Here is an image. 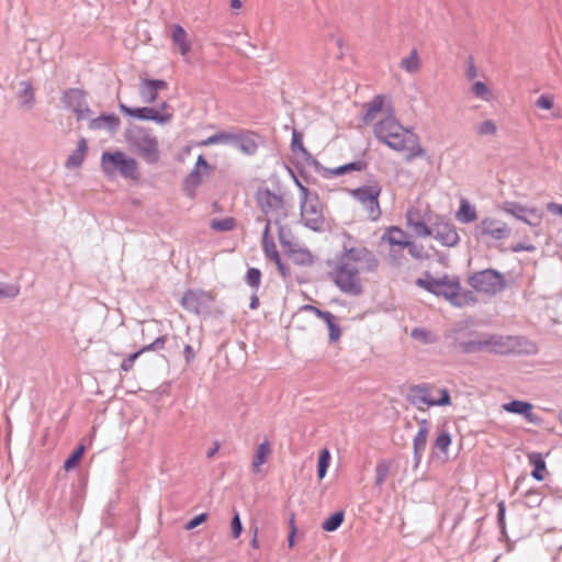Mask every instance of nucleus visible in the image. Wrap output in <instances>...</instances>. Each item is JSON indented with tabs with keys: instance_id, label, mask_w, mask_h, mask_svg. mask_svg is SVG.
<instances>
[{
	"instance_id": "43",
	"label": "nucleus",
	"mask_w": 562,
	"mask_h": 562,
	"mask_svg": "<svg viewBox=\"0 0 562 562\" xmlns=\"http://www.w3.org/2000/svg\"><path fill=\"white\" fill-rule=\"evenodd\" d=\"M502 209L506 213L513 215L515 218L522 222L528 207L520 205L518 203H515V202H505L503 204Z\"/></svg>"
},
{
	"instance_id": "10",
	"label": "nucleus",
	"mask_w": 562,
	"mask_h": 562,
	"mask_svg": "<svg viewBox=\"0 0 562 562\" xmlns=\"http://www.w3.org/2000/svg\"><path fill=\"white\" fill-rule=\"evenodd\" d=\"M381 191L382 188L376 182L362 186L350 191L351 196L362 205L367 213V217L373 222L378 221L381 216V209L379 204Z\"/></svg>"
},
{
	"instance_id": "39",
	"label": "nucleus",
	"mask_w": 562,
	"mask_h": 562,
	"mask_svg": "<svg viewBox=\"0 0 562 562\" xmlns=\"http://www.w3.org/2000/svg\"><path fill=\"white\" fill-rule=\"evenodd\" d=\"M405 238L406 234L398 227H390L383 235V239H385L390 245L400 246L402 248H404L408 241Z\"/></svg>"
},
{
	"instance_id": "34",
	"label": "nucleus",
	"mask_w": 562,
	"mask_h": 562,
	"mask_svg": "<svg viewBox=\"0 0 562 562\" xmlns=\"http://www.w3.org/2000/svg\"><path fill=\"white\" fill-rule=\"evenodd\" d=\"M528 460L531 465H533V470L531 475L537 481H542L544 479L543 472L546 471V461L541 453L531 452L528 454Z\"/></svg>"
},
{
	"instance_id": "15",
	"label": "nucleus",
	"mask_w": 562,
	"mask_h": 562,
	"mask_svg": "<svg viewBox=\"0 0 562 562\" xmlns=\"http://www.w3.org/2000/svg\"><path fill=\"white\" fill-rule=\"evenodd\" d=\"M63 103L76 114L78 121L86 119L91 113L86 103L85 92L80 89L66 90L63 95Z\"/></svg>"
},
{
	"instance_id": "17",
	"label": "nucleus",
	"mask_w": 562,
	"mask_h": 562,
	"mask_svg": "<svg viewBox=\"0 0 562 562\" xmlns=\"http://www.w3.org/2000/svg\"><path fill=\"white\" fill-rule=\"evenodd\" d=\"M15 98L18 108L23 112H30L36 103L35 89L31 81L22 80L16 86Z\"/></svg>"
},
{
	"instance_id": "16",
	"label": "nucleus",
	"mask_w": 562,
	"mask_h": 562,
	"mask_svg": "<svg viewBox=\"0 0 562 562\" xmlns=\"http://www.w3.org/2000/svg\"><path fill=\"white\" fill-rule=\"evenodd\" d=\"M211 301L212 296L210 293L189 290L183 294L181 304L187 311L200 314L209 307Z\"/></svg>"
},
{
	"instance_id": "11",
	"label": "nucleus",
	"mask_w": 562,
	"mask_h": 562,
	"mask_svg": "<svg viewBox=\"0 0 562 562\" xmlns=\"http://www.w3.org/2000/svg\"><path fill=\"white\" fill-rule=\"evenodd\" d=\"M257 202L261 211L270 220L279 225L288 216V211L283 198L270 191L269 189L259 190L257 192Z\"/></svg>"
},
{
	"instance_id": "64",
	"label": "nucleus",
	"mask_w": 562,
	"mask_h": 562,
	"mask_svg": "<svg viewBox=\"0 0 562 562\" xmlns=\"http://www.w3.org/2000/svg\"><path fill=\"white\" fill-rule=\"evenodd\" d=\"M276 265L278 271L280 272L283 279H288L291 276L290 268L286 265H284L282 260H279L278 262H276Z\"/></svg>"
},
{
	"instance_id": "41",
	"label": "nucleus",
	"mask_w": 562,
	"mask_h": 562,
	"mask_svg": "<svg viewBox=\"0 0 562 562\" xmlns=\"http://www.w3.org/2000/svg\"><path fill=\"white\" fill-rule=\"evenodd\" d=\"M321 319H323L328 327L329 340L331 342L337 341L341 336V329L336 323L335 316L330 312H325V315Z\"/></svg>"
},
{
	"instance_id": "60",
	"label": "nucleus",
	"mask_w": 562,
	"mask_h": 562,
	"mask_svg": "<svg viewBox=\"0 0 562 562\" xmlns=\"http://www.w3.org/2000/svg\"><path fill=\"white\" fill-rule=\"evenodd\" d=\"M207 519V514L202 513L195 517H193L191 520H189L186 525L187 530H192L200 526L202 522H204Z\"/></svg>"
},
{
	"instance_id": "53",
	"label": "nucleus",
	"mask_w": 562,
	"mask_h": 562,
	"mask_svg": "<svg viewBox=\"0 0 562 562\" xmlns=\"http://www.w3.org/2000/svg\"><path fill=\"white\" fill-rule=\"evenodd\" d=\"M404 248H407L408 254L415 259L424 260L427 258V255L425 254L424 247L422 245H417L413 241H407Z\"/></svg>"
},
{
	"instance_id": "63",
	"label": "nucleus",
	"mask_w": 562,
	"mask_h": 562,
	"mask_svg": "<svg viewBox=\"0 0 562 562\" xmlns=\"http://www.w3.org/2000/svg\"><path fill=\"white\" fill-rule=\"evenodd\" d=\"M547 210L553 215H560L562 217V204H558L555 202H549L547 204Z\"/></svg>"
},
{
	"instance_id": "56",
	"label": "nucleus",
	"mask_w": 562,
	"mask_h": 562,
	"mask_svg": "<svg viewBox=\"0 0 562 562\" xmlns=\"http://www.w3.org/2000/svg\"><path fill=\"white\" fill-rule=\"evenodd\" d=\"M231 527L233 538H238L243 531V525L238 512H235L232 518Z\"/></svg>"
},
{
	"instance_id": "47",
	"label": "nucleus",
	"mask_w": 562,
	"mask_h": 562,
	"mask_svg": "<svg viewBox=\"0 0 562 562\" xmlns=\"http://www.w3.org/2000/svg\"><path fill=\"white\" fill-rule=\"evenodd\" d=\"M522 222L529 226L537 227L542 222V213L537 209L528 207Z\"/></svg>"
},
{
	"instance_id": "9",
	"label": "nucleus",
	"mask_w": 562,
	"mask_h": 562,
	"mask_svg": "<svg viewBox=\"0 0 562 562\" xmlns=\"http://www.w3.org/2000/svg\"><path fill=\"white\" fill-rule=\"evenodd\" d=\"M468 282L475 291L491 296L506 288L504 276L494 269L477 271L469 278Z\"/></svg>"
},
{
	"instance_id": "37",
	"label": "nucleus",
	"mask_w": 562,
	"mask_h": 562,
	"mask_svg": "<svg viewBox=\"0 0 562 562\" xmlns=\"http://www.w3.org/2000/svg\"><path fill=\"white\" fill-rule=\"evenodd\" d=\"M422 63L417 49H412L407 57L402 58L400 67L408 74H416L420 69Z\"/></svg>"
},
{
	"instance_id": "52",
	"label": "nucleus",
	"mask_w": 562,
	"mask_h": 562,
	"mask_svg": "<svg viewBox=\"0 0 562 562\" xmlns=\"http://www.w3.org/2000/svg\"><path fill=\"white\" fill-rule=\"evenodd\" d=\"M451 443V437L448 431H441L436 440H435V448L440 450L441 452H447L449 446Z\"/></svg>"
},
{
	"instance_id": "51",
	"label": "nucleus",
	"mask_w": 562,
	"mask_h": 562,
	"mask_svg": "<svg viewBox=\"0 0 562 562\" xmlns=\"http://www.w3.org/2000/svg\"><path fill=\"white\" fill-rule=\"evenodd\" d=\"M476 132L481 136L495 135L497 132V126L494 121L485 120L477 125Z\"/></svg>"
},
{
	"instance_id": "33",
	"label": "nucleus",
	"mask_w": 562,
	"mask_h": 562,
	"mask_svg": "<svg viewBox=\"0 0 562 562\" xmlns=\"http://www.w3.org/2000/svg\"><path fill=\"white\" fill-rule=\"evenodd\" d=\"M202 182V175L198 168H193L191 172L186 177L183 189L190 198L195 196V190Z\"/></svg>"
},
{
	"instance_id": "24",
	"label": "nucleus",
	"mask_w": 562,
	"mask_h": 562,
	"mask_svg": "<svg viewBox=\"0 0 562 562\" xmlns=\"http://www.w3.org/2000/svg\"><path fill=\"white\" fill-rule=\"evenodd\" d=\"M91 130H106L114 133L120 127V119L115 114H102L89 123Z\"/></svg>"
},
{
	"instance_id": "38",
	"label": "nucleus",
	"mask_w": 562,
	"mask_h": 562,
	"mask_svg": "<svg viewBox=\"0 0 562 562\" xmlns=\"http://www.w3.org/2000/svg\"><path fill=\"white\" fill-rule=\"evenodd\" d=\"M172 41L175 42V44H177L179 46V50H180L181 55L184 56L190 52L191 46L187 42V32L184 31V29L181 25L176 24L173 26Z\"/></svg>"
},
{
	"instance_id": "5",
	"label": "nucleus",
	"mask_w": 562,
	"mask_h": 562,
	"mask_svg": "<svg viewBox=\"0 0 562 562\" xmlns=\"http://www.w3.org/2000/svg\"><path fill=\"white\" fill-rule=\"evenodd\" d=\"M126 140L131 149L147 164L158 162L160 158L158 139L149 130L133 127L126 132Z\"/></svg>"
},
{
	"instance_id": "50",
	"label": "nucleus",
	"mask_w": 562,
	"mask_h": 562,
	"mask_svg": "<svg viewBox=\"0 0 562 562\" xmlns=\"http://www.w3.org/2000/svg\"><path fill=\"white\" fill-rule=\"evenodd\" d=\"M472 93L482 100L488 101L492 97L490 89L482 81H476L472 85L471 88Z\"/></svg>"
},
{
	"instance_id": "1",
	"label": "nucleus",
	"mask_w": 562,
	"mask_h": 562,
	"mask_svg": "<svg viewBox=\"0 0 562 562\" xmlns=\"http://www.w3.org/2000/svg\"><path fill=\"white\" fill-rule=\"evenodd\" d=\"M416 285L428 291L429 293L442 296L453 306L463 307L476 303V299L472 291L462 290L459 279L456 277L443 276L442 278H434L430 273H426L425 278H418Z\"/></svg>"
},
{
	"instance_id": "19",
	"label": "nucleus",
	"mask_w": 562,
	"mask_h": 562,
	"mask_svg": "<svg viewBox=\"0 0 562 562\" xmlns=\"http://www.w3.org/2000/svg\"><path fill=\"white\" fill-rule=\"evenodd\" d=\"M168 83L161 79H143L139 83V95L144 103H154L157 100L158 91L167 89Z\"/></svg>"
},
{
	"instance_id": "54",
	"label": "nucleus",
	"mask_w": 562,
	"mask_h": 562,
	"mask_svg": "<svg viewBox=\"0 0 562 562\" xmlns=\"http://www.w3.org/2000/svg\"><path fill=\"white\" fill-rule=\"evenodd\" d=\"M389 475V465L385 463H378L375 467V485L382 486Z\"/></svg>"
},
{
	"instance_id": "2",
	"label": "nucleus",
	"mask_w": 562,
	"mask_h": 562,
	"mask_svg": "<svg viewBox=\"0 0 562 562\" xmlns=\"http://www.w3.org/2000/svg\"><path fill=\"white\" fill-rule=\"evenodd\" d=\"M359 272V267L351 260L349 251L345 247L341 255L336 258L328 276L342 293L357 296L363 291Z\"/></svg>"
},
{
	"instance_id": "23",
	"label": "nucleus",
	"mask_w": 562,
	"mask_h": 562,
	"mask_svg": "<svg viewBox=\"0 0 562 562\" xmlns=\"http://www.w3.org/2000/svg\"><path fill=\"white\" fill-rule=\"evenodd\" d=\"M234 146L245 155H254L258 149V143L254 133H236Z\"/></svg>"
},
{
	"instance_id": "6",
	"label": "nucleus",
	"mask_w": 562,
	"mask_h": 562,
	"mask_svg": "<svg viewBox=\"0 0 562 562\" xmlns=\"http://www.w3.org/2000/svg\"><path fill=\"white\" fill-rule=\"evenodd\" d=\"M295 183L300 190V210L302 222L312 231H321L325 220L323 215L322 202L317 193L311 192L308 188L303 186L296 178Z\"/></svg>"
},
{
	"instance_id": "3",
	"label": "nucleus",
	"mask_w": 562,
	"mask_h": 562,
	"mask_svg": "<svg viewBox=\"0 0 562 562\" xmlns=\"http://www.w3.org/2000/svg\"><path fill=\"white\" fill-rule=\"evenodd\" d=\"M406 401L418 411L430 406H448L451 404L450 393L447 389L436 387L429 383L411 385Z\"/></svg>"
},
{
	"instance_id": "13",
	"label": "nucleus",
	"mask_w": 562,
	"mask_h": 562,
	"mask_svg": "<svg viewBox=\"0 0 562 562\" xmlns=\"http://www.w3.org/2000/svg\"><path fill=\"white\" fill-rule=\"evenodd\" d=\"M119 108L122 113L127 116L135 117L140 121H153L158 124H167L171 121V113H162L154 108L143 106V108H131L124 103H120Z\"/></svg>"
},
{
	"instance_id": "35",
	"label": "nucleus",
	"mask_w": 562,
	"mask_h": 562,
	"mask_svg": "<svg viewBox=\"0 0 562 562\" xmlns=\"http://www.w3.org/2000/svg\"><path fill=\"white\" fill-rule=\"evenodd\" d=\"M429 434L424 430H418L413 440L414 460L416 465L420 462L423 454L426 450L427 439Z\"/></svg>"
},
{
	"instance_id": "22",
	"label": "nucleus",
	"mask_w": 562,
	"mask_h": 562,
	"mask_svg": "<svg viewBox=\"0 0 562 562\" xmlns=\"http://www.w3.org/2000/svg\"><path fill=\"white\" fill-rule=\"evenodd\" d=\"M532 404L525 401L514 400L508 403L503 404V409L524 416L528 422L536 424L538 422L537 415L532 413Z\"/></svg>"
},
{
	"instance_id": "57",
	"label": "nucleus",
	"mask_w": 562,
	"mask_h": 562,
	"mask_svg": "<svg viewBox=\"0 0 562 562\" xmlns=\"http://www.w3.org/2000/svg\"><path fill=\"white\" fill-rule=\"evenodd\" d=\"M536 105L543 110H551L553 108V97L549 94H541L537 99Z\"/></svg>"
},
{
	"instance_id": "4",
	"label": "nucleus",
	"mask_w": 562,
	"mask_h": 562,
	"mask_svg": "<svg viewBox=\"0 0 562 562\" xmlns=\"http://www.w3.org/2000/svg\"><path fill=\"white\" fill-rule=\"evenodd\" d=\"M487 353L494 355H533L537 346L524 336L498 335L487 333Z\"/></svg>"
},
{
	"instance_id": "29",
	"label": "nucleus",
	"mask_w": 562,
	"mask_h": 562,
	"mask_svg": "<svg viewBox=\"0 0 562 562\" xmlns=\"http://www.w3.org/2000/svg\"><path fill=\"white\" fill-rule=\"evenodd\" d=\"M477 213L475 207L465 199L460 201L459 210L456 213V218L462 224H469L476 220Z\"/></svg>"
},
{
	"instance_id": "42",
	"label": "nucleus",
	"mask_w": 562,
	"mask_h": 562,
	"mask_svg": "<svg viewBox=\"0 0 562 562\" xmlns=\"http://www.w3.org/2000/svg\"><path fill=\"white\" fill-rule=\"evenodd\" d=\"M344 513L342 512H336L331 516H329L327 519L324 520L322 524V528L325 531L331 532L337 530L341 524L344 522Z\"/></svg>"
},
{
	"instance_id": "62",
	"label": "nucleus",
	"mask_w": 562,
	"mask_h": 562,
	"mask_svg": "<svg viewBox=\"0 0 562 562\" xmlns=\"http://www.w3.org/2000/svg\"><path fill=\"white\" fill-rule=\"evenodd\" d=\"M279 226V240H280V244L286 249L289 250L291 247H293L295 244H292L291 241H289L286 239V236H285V232H284V227L281 225V223L278 225Z\"/></svg>"
},
{
	"instance_id": "36",
	"label": "nucleus",
	"mask_w": 562,
	"mask_h": 562,
	"mask_svg": "<svg viewBox=\"0 0 562 562\" xmlns=\"http://www.w3.org/2000/svg\"><path fill=\"white\" fill-rule=\"evenodd\" d=\"M236 133H229V132H218L216 134H213L209 136L207 138L203 139L201 142L202 146H211L216 144H224V145H233L235 142Z\"/></svg>"
},
{
	"instance_id": "31",
	"label": "nucleus",
	"mask_w": 562,
	"mask_h": 562,
	"mask_svg": "<svg viewBox=\"0 0 562 562\" xmlns=\"http://www.w3.org/2000/svg\"><path fill=\"white\" fill-rule=\"evenodd\" d=\"M291 150L295 155L301 154L303 159L307 162L315 161L312 154L304 147L302 134L296 130L292 133Z\"/></svg>"
},
{
	"instance_id": "30",
	"label": "nucleus",
	"mask_w": 562,
	"mask_h": 562,
	"mask_svg": "<svg viewBox=\"0 0 562 562\" xmlns=\"http://www.w3.org/2000/svg\"><path fill=\"white\" fill-rule=\"evenodd\" d=\"M270 453H271V448H270L268 440H265L257 447L255 456H254L252 464H251L252 471L255 473L261 472V465L263 463H266Z\"/></svg>"
},
{
	"instance_id": "44",
	"label": "nucleus",
	"mask_w": 562,
	"mask_h": 562,
	"mask_svg": "<svg viewBox=\"0 0 562 562\" xmlns=\"http://www.w3.org/2000/svg\"><path fill=\"white\" fill-rule=\"evenodd\" d=\"M330 462V452L327 449H323L318 457L317 462V476L323 480L326 475L327 469Z\"/></svg>"
},
{
	"instance_id": "58",
	"label": "nucleus",
	"mask_w": 562,
	"mask_h": 562,
	"mask_svg": "<svg viewBox=\"0 0 562 562\" xmlns=\"http://www.w3.org/2000/svg\"><path fill=\"white\" fill-rule=\"evenodd\" d=\"M144 351L138 350L132 355H130L127 358H125L122 363H121V369L123 371H130L132 368H133V364L135 362V360L143 353Z\"/></svg>"
},
{
	"instance_id": "14",
	"label": "nucleus",
	"mask_w": 562,
	"mask_h": 562,
	"mask_svg": "<svg viewBox=\"0 0 562 562\" xmlns=\"http://www.w3.org/2000/svg\"><path fill=\"white\" fill-rule=\"evenodd\" d=\"M454 344L464 353L486 352L487 333L471 331L467 337L457 336Z\"/></svg>"
},
{
	"instance_id": "55",
	"label": "nucleus",
	"mask_w": 562,
	"mask_h": 562,
	"mask_svg": "<svg viewBox=\"0 0 562 562\" xmlns=\"http://www.w3.org/2000/svg\"><path fill=\"white\" fill-rule=\"evenodd\" d=\"M20 293V288L13 284H3L0 283V299L9 297L13 299L18 296Z\"/></svg>"
},
{
	"instance_id": "18",
	"label": "nucleus",
	"mask_w": 562,
	"mask_h": 562,
	"mask_svg": "<svg viewBox=\"0 0 562 562\" xmlns=\"http://www.w3.org/2000/svg\"><path fill=\"white\" fill-rule=\"evenodd\" d=\"M349 256L355 263L362 265L359 267L360 270L373 271L379 266V260L375 255L366 247H351L347 248Z\"/></svg>"
},
{
	"instance_id": "27",
	"label": "nucleus",
	"mask_w": 562,
	"mask_h": 562,
	"mask_svg": "<svg viewBox=\"0 0 562 562\" xmlns=\"http://www.w3.org/2000/svg\"><path fill=\"white\" fill-rule=\"evenodd\" d=\"M270 234V220H267L266 226L262 234V248L265 251V255L270 260L278 262L281 260V257L279 255V251L277 249V246L272 239L269 237Z\"/></svg>"
},
{
	"instance_id": "48",
	"label": "nucleus",
	"mask_w": 562,
	"mask_h": 562,
	"mask_svg": "<svg viewBox=\"0 0 562 562\" xmlns=\"http://www.w3.org/2000/svg\"><path fill=\"white\" fill-rule=\"evenodd\" d=\"M245 281L251 289L258 290L261 283V271L257 268H249Z\"/></svg>"
},
{
	"instance_id": "32",
	"label": "nucleus",
	"mask_w": 562,
	"mask_h": 562,
	"mask_svg": "<svg viewBox=\"0 0 562 562\" xmlns=\"http://www.w3.org/2000/svg\"><path fill=\"white\" fill-rule=\"evenodd\" d=\"M288 251L293 262L299 266H311L313 263V256L307 249L294 245Z\"/></svg>"
},
{
	"instance_id": "45",
	"label": "nucleus",
	"mask_w": 562,
	"mask_h": 562,
	"mask_svg": "<svg viewBox=\"0 0 562 562\" xmlns=\"http://www.w3.org/2000/svg\"><path fill=\"white\" fill-rule=\"evenodd\" d=\"M411 337L415 340L422 341L425 345H430L436 341V336L424 328L412 329Z\"/></svg>"
},
{
	"instance_id": "8",
	"label": "nucleus",
	"mask_w": 562,
	"mask_h": 562,
	"mask_svg": "<svg viewBox=\"0 0 562 562\" xmlns=\"http://www.w3.org/2000/svg\"><path fill=\"white\" fill-rule=\"evenodd\" d=\"M386 146L396 151H408L406 160L412 161L416 157H424L426 155L425 149L419 145L418 136L402 127V132H394L392 136L383 140Z\"/></svg>"
},
{
	"instance_id": "12",
	"label": "nucleus",
	"mask_w": 562,
	"mask_h": 562,
	"mask_svg": "<svg viewBox=\"0 0 562 562\" xmlns=\"http://www.w3.org/2000/svg\"><path fill=\"white\" fill-rule=\"evenodd\" d=\"M512 234V228L502 220L494 217L483 218L474 228L476 239L505 240Z\"/></svg>"
},
{
	"instance_id": "46",
	"label": "nucleus",
	"mask_w": 562,
	"mask_h": 562,
	"mask_svg": "<svg viewBox=\"0 0 562 562\" xmlns=\"http://www.w3.org/2000/svg\"><path fill=\"white\" fill-rule=\"evenodd\" d=\"M85 453V446L80 445L69 456V458L64 463V469L66 471L72 470L75 467L78 465L80 462L82 456Z\"/></svg>"
},
{
	"instance_id": "20",
	"label": "nucleus",
	"mask_w": 562,
	"mask_h": 562,
	"mask_svg": "<svg viewBox=\"0 0 562 562\" xmlns=\"http://www.w3.org/2000/svg\"><path fill=\"white\" fill-rule=\"evenodd\" d=\"M402 125L392 115L384 117L379 121L373 128L374 136L380 142L386 140L387 137L392 136L394 132H402Z\"/></svg>"
},
{
	"instance_id": "59",
	"label": "nucleus",
	"mask_w": 562,
	"mask_h": 562,
	"mask_svg": "<svg viewBox=\"0 0 562 562\" xmlns=\"http://www.w3.org/2000/svg\"><path fill=\"white\" fill-rule=\"evenodd\" d=\"M166 342V336L156 338L151 344L142 348V351H151L162 349Z\"/></svg>"
},
{
	"instance_id": "21",
	"label": "nucleus",
	"mask_w": 562,
	"mask_h": 562,
	"mask_svg": "<svg viewBox=\"0 0 562 562\" xmlns=\"http://www.w3.org/2000/svg\"><path fill=\"white\" fill-rule=\"evenodd\" d=\"M406 222L418 237H428L432 235V229L423 221L417 209L411 207L406 212Z\"/></svg>"
},
{
	"instance_id": "49",
	"label": "nucleus",
	"mask_w": 562,
	"mask_h": 562,
	"mask_svg": "<svg viewBox=\"0 0 562 562\" xmlns=\"http://www.w3.org/2000/svg\"><path fill=\"white\" fill-rule=\"evenodd\" d=\"M210 226L212 229L217 232H229L234 228L235 222L232 217L212 220Z\"/></svg>"
},
{
	"instance_id": "40",
	"label": "nucleus",
	"mask_w": 562,
	"mask_h": 562,
	"mask_svg": "<svg viewBox=\"0 0 562 562\" xmlns=\"http://www.w3.org/2000/svg\"><path fill=\"white\" fill-rule=\"evenodd\" d=\"M367 162L363 160H356L349 164L336 167L330 170V173L335 177L342 176L350 171H362L367 168Z\"/></svg>"
},
{
	"instance_id": "7",
	"label": "nucleus",
	"mask_w": 562,
	"mask_h": 562,
	"mask_svg": "<svg viewBox=\"0 0 562 562\" xmlns=\"http://www.w3.org/2000/svg\"><path fill=\"white\" fill-rule=\"evenodd\" d=\"M101 169L108 177L119 173L125 179L139 178L137 161L121 150L104 151L101 156Z\"/></svg>"
},
{
	"instance_id": "25",
	"label": "nucleus",
	"mask_w": 562,
	"mask_h": 562,
	"mask_svg": "<svg viewBox=\"0 0 562 562\" xmlns=\"http://www.w3.org/2000/svg\"><path fill=\"white\" fill-rule=\"evenodd\" d=\"M435 238L440 241L443 246L452 247L456 246L460 237L456 228L449 224H443L436 228Z\"/></svg>"
},
{
	"instance_id": "26",
	"label": "nucleus",
	"mask_w": 562,
	"mask_h": 562,
	"mask_svg": "<svg viewBox=\"0 0 562 562\" xmlns=\"http://www.w3.org/2000/svg\"><path fill=\"white\" fill-rule=\"evenodd\" d=\"M384 104L383 95H375L370 102L363 105L362 113V122L364 124H370L376 117V115L382 111Z\"/></svg>"
},
{
	"instance_id": "28",
	"label": "nucleus",
	"mask_w": 562,
	"mask_h": 562,
	"mask_svg": "<svg viewBox=\"0 0 562 562\" xmlns=\"http://www.w3.org/2000/svg\"><path fill=\"white\" fill-rule=\"evenodd\" d=\"M87 150H88L87 140L85 138H81L77 144L76 150L72 151L68 156L65 166L68 169H75V168L80 167L85 160Z\"/></svg>"
},
{
	"instance_id": "61",
	"label": "nucleus",
	"mask_w": 562,
	"mask_h": 562,
	"mask_svg": "<svg viewBox=\"0 0 562 562\" xmlns=\"http://www.w3.org/2000/svg\"><path fill=\"white\" fill-rule=\"evenodd\" d=\"M476 76H477V69H476V67H475V64H474L473 57H469V60H468V67H467V70H465V77H467L469 80H472V79H474Z\"/></svg>"
}]
</instances>
